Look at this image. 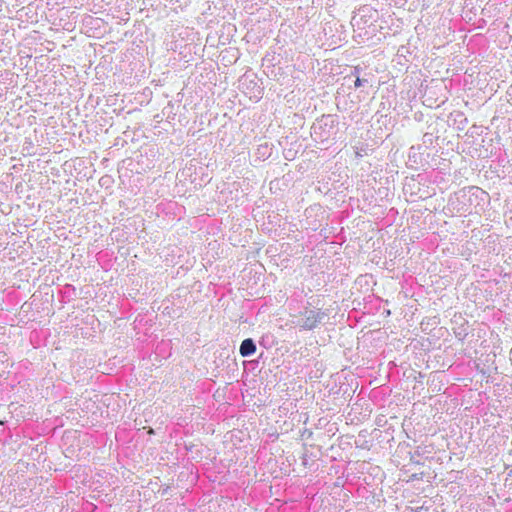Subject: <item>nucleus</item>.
Instances as JSON below:
<instances>
[{
    "instance_id": "7ed1b4c3",
    "label": "nucleus",
    "mask_w": 512,
    "mask_h": 512,
    "mask_svg": "<svg viewBox=\"0 0 512 512\" xmlns=\"http://www.w3.org/2000/svg\"><path fill=\"white\" fill-rule=\"evenodd\" d=\"M363 82H367V80L360 79V78L357 76V78H356V80H355L354 85H355V87H356V88H358V87H360V86H362V85H363Z\"/></svg>"
},
{
    "instance_id": "f03ea898",
    "label": "nucleus",
    "mask_w": 512,
    "mask_h": 512,
    "mask_svg": "<svg viewBox=\"0 0 512 512\" xmlns=\"http://www.w3.org/2000/svg\"><path fill=\"white\" fill-rule=\"evenodd\" d=\"M239 351L243 357L251 356L256 351V345L251 338H247L242 341Z\"/></svg>"
},
{
    "instance_id": "f257e3e1",
    "label": "nucleus",
    "mask_w": 512,
    "mask_h": 512,
    "mask_svg": "<svg viewBox=\"0 0 512 512\" xmlns=\"http://www.w3.org/2000/svg\"><path fill=\"white\" fill-rule=\"evenodd\" d=\"M326 316L327 314L321 309L305 308L292 323L302 330H313L321 324Z\"/></svg>"
}]
</instances>
